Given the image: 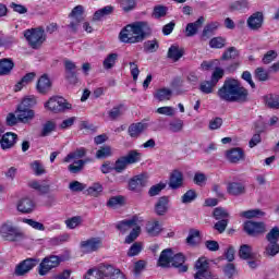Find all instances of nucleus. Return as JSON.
I'll return each mask as SVG.
<instances>
[{
    "label": "nucleus",
    "mask_w": 279,
    "mask_h": 279,
    "mask_svg": "<svg viewBox=\"0 0 279 279\" xmlns=\"http://www.w3.org/2000/svg\"><path fill=\"white\" fill-rule=\"evenodd\" d=\"M210 49H223L226 47V38L223 37H214L209 40Z\"/></svg>",
    "instance_id": "obj_55"
},
{
    "label": "nucleus",
    "mask_w": 279,
    "mask_h": 279,
    "mask_svg": "<svg viewBox=\"0 0 279 279\" xmlns=\"http://www.w3.org/2000/svg\"><path fill=\"white\" fill-rule=\"evenodd\" d=\"M15 114H17V119L20 123H32V121H34L35 117H36V111H34L33 109H27L25 107H21L17 105L16 110H15Z\"/></svg>",
    "instance_id": "obj_15"
},
{
    "label": "nucleus",
    "mask_w": 279,
    "mask_h": 279,
    "mask_svg": "<svg viewBox=\"0 0 279 279\" xmlns=\"http://www.w3.org/2000/svg\"><path fill=\"white\" fill-rule=\"evenodd\" d=\"M173 95V92L167 87L157 89L155 97L158 101H169Z\"/></svg>",
    "instance_id": "obj_39"
},
{
    "label": "nucleus",
    "mask_w": 279,
    "mask_h": 279,
    "mask_svg": "<svg viewBox=\"0 0 279 279\" xmlns=\"http://www.w3.org/2000/svg\"><path fill=\"white\" fill-rule=\"evenodd\" d=\"M227 160L231 162L232 165H238V162H241V160H245V150L241 147H234L226 153Z\"/></svg>",
    "instance_id": "obj_19"
},
{
    "label": "nucleus",
    "mask_w": 279,
    "mask_h": 279,
    "mask_svg": "<svg viewBox=\"0 0 279 279\" xmlns=\"http://www.w3.org/2000/svg\"><path fill=\"white\" fill-rule=\"evenodd\" d=\"M194 279H219L217 275H214L210 269L208 270H196L194 274Z\"/></svg>",
    "instance_id": "obj_52"
},
{
    "label": "nucleus",
    "mask_w": 279,
    "mask_h": 279,
    "mask_svg": "<svg viewBox=\"0 0 279 279\" xmlns=\"http://www.w3.org/2000/svg\"><path fill=\"white\" fill-rule=\"evenodd\" d=\"M240 217H243L244 219H260V217H265V211L260 209H248L241 211Z\"/></svg>",
    "instance_id": "obj_38"
},
{
    "label": "nucleus",
    "mask_w": 279,
    "mask_h": 279,
    "mask_svg": "<svg viewBox=\"0 0 279 279\" xmlns=\"http://www.w3.org/2000/svg\"><path fill=\"white\" fill-rule=\"evenodd\" d=\"M147 128V123L136 122L129 125L128 132L131 138H138Z\"/></svg>",
    "instance_id": "obj_27"
},
{
    "label": "nucleus",
    "mask_w": 279,
    "mask_h": 279,
    "mask_svg": "<svg viewBox=\"0 0 279 279\" xmlns=\"http://www.w3.org/2000/svg\"><path fill=\"white\" fill-rule=\"evenodd\" d=\"M64 69L66 82H69V84H71L72 86H75V84L80 82V78H77V71H75L77 69V65L75 64V62L65 59Z\"/></svg>",
    "instance_id": "obj_12"
},
{
    "label": "nucleus",
    "mask_w": 279,
    "mask_h": 279,
    "mask_svg": "<svg viewBox=\"0 0 279 279\" xmlns=\"http://www.w3.org/2000/svg\"><path fill=\"white\" fill-rule=\"evenodd\" d=\"M14 69V61L10 58H3L0 60V75H10Z\"/></svg>",
    "instance_id": "obj_34"
},
{
    "label": "nucleus",
    "mask_w": 279,
    "mask_h": 279,
    "mask_svg": "<svg viewBox=\"0 0 279 279\" xmlns=\"http://www.w3.org/2000/svg\"><path fill=\"white\" fill-rule=\"evenodd\" d=\"M38 259L36 258H26L22 260L16 267H15V276H25V274H29L36 265H38Z\"/></svg>",
    "instance_id": "obj_13"
},
{
    "label": "nucleus",
    "mask_w": 279,
    "mask_h": 279,
    "mask_svg": "<svg viewBox=\"0 0 279 279\" xmlns=\"http://www.w3.org/2000/svg\"><path fill=\"white\" fill-rule=\"evenodd\" d=\"M117 60H119L118 53L116 52L109 53L102 62L104 69H106L107 71L112 69L117 64Z\"/></svg>",
    "instance_id": "obj_41"
},
{
    "label": "nucleus",
    "mask_w": 279,
    "mask_h": 279,
    "mask_svg": "<svg viewBox=\"0 0 279 279\" xmlns=\"http://www.w3.org/2000/svg\"><path fill=\"white\" fill-rule=\"evenodd\" d=\"M250 10V2L247 0H236L229 3V12H247Z\"/></svg>",
    "instance_id": "obj_28"
},
{
    "label": "nucleus",
    "mask_w": 279,
    "mask_h": 279,
    "mask_svg": "<svg viewBox=\"0 0 279 279\" xmlns=\"http://www.w3.org/2000/svg\"><path fill=\"white\" fill-rule=\"evenodd\" d=\"M56 128H57L56 121L53 120L46 121L45 124L43 125L40 136L43 137L49 136L51 132H56Z\"/></svg>",
    "instance_id": "obj_43"
},
{
    "label": "nucleus",
    "mask_w": 279,
    "mask_h": 279,
    "mask_svg": "<svg viewBox=\"0 0 279 279\" xmlns=\"http://www.w3.org/2000/svg\"><path fill=\"white\" fill-rule=\"evenodd\" d=\"M63 260L62 256L48 255L41 259L37 271L40 276H47L52 269H58Z\"/></svg>",
    "instance_id": "obj_7"
},
{
    "label": "nucleus",
    "mask_w": 279,
    "mask_h": 279,
    "mask_svg": "<svg viewBox=\"0 0 279 279\" xmlns=\"http://www.w3.org/2000/svg\"><path fill=\"white\" fill-rule=\"evenodd\" d=\"M51 86H53V84L51 83L49 75L43 74L36 83V90L39 95H47V93L51 90Z\"/></svg>",
    "instance_id": "obj_21"
},
{
    "label": "nucleus",
    "mask_w": 279,
    "mask_h": 279,
    "mask_svg": "<svg viewBox=\"0 0 279 279\" xmlns=\"http://www.w3.org/2000/svg\"><path fill=\"white\" fill-rule=\"evenodd\" d=\"M151 36V27L145 21H138L124 26L119 33L121 43L125 45H136L143 43Z\"/></svg>",
    "instance_id": "obj_2"
},
{
    "label": "nucleus",
    "mask_w": 279,
    "mask_h": 279,
    "mask_svg": "<svg viewBox=\"0 0 279 279\" xmlns=\"http://www.w3.org/2000/svg\"><path fill=\"white\" fill-rule=\"evenodd\" d=\"M124 204H125V197H123L122 195L112 196L107 202V206H109V208H114V206H123Z\"/></svg>",
    "instance_id": "obj_58"
},
{
    "label": "nucleus",
    "mask_w": 279,
    "mask_h": 279,
    "mask_svg": "<svg viewBox=\"0 0 279 279\" xmlns=\"http://www.w3.org/2000/svg\"><path fill=\"white\" fill-rule=\"evenodd\" d=\"M158 49H160V44L158 43V39L146 40L144 43V51L146 53H156Z\"/></svg>",
    "instance_id": "obj_42"
},
{
    "label": "nucleus",
    "mask_w": 279,
    "mask_h": 279,
    "mask_svg": "<svg viewBox=\"0 0 279 279\" xmlns=\"http://www.w3.org/2000/svg\"><path fill=\"white\" fill-rule=\"evenodd\" d=\"M84 156H86V148H76L74 151L68 154L63 158V162H71V160H80V158H84Z\"/></svg>",
    "instance_id": "obj_37"
},
{
    "label": "nucleus",
    "mask_w": 279,
    "mask_h": 279,
    "mask_svg": "<svg viewBox=\"0 0 279 279\" xmlns=\"http://www.w3.org/2000/svg\"><path fill=\"white\" fill-rule=\"evenodd\" d=\"M243 230L247 236H260L267 232V225L264 221L247 220L243 225Z\"/></svg>",
    "instance_id": "obj_10"
},
{
    "label": "nucleus",
    "mask_w": 279,
    "mask_h": 279,
    "mask_svg": "<svg viewBox=\"0 0 279 279\" xmlns=\"http://www.w3.org/2000/svg\"><path fill=\"white\" fill-rule=\"evenodd\" d=\"M146 232L149 236H158L162 232V226L158 220H151L146 223Z\"/></svg>",
    "instance_id": "obj_31"
},
{
    "label": "nucleus",
    "mask_w": 279,
    "mask_h": 279,
    "mask_svg": "<svg viewBox=\"0 0 279 279\" xmlns=\"http://www.w3.org/2000/svg\"><path fill=\"white\" fill-rule=\"evenodd\" d=\"M217 95L220 101H227V104H247L250 92L241 86L238 80L227 78Z\"/></svg>",
    "instance_id": "obj_1"
},
{
    "label": "nucleus",
    "mask_w": 279,
    "mask_h": 279,
    "mask_svg": "<svg viewBox=\"0 0 279 279\" xmlns=\"http://www.w3.org/2000/svg\"><path fill=\"white\" fill-rule=\"evenodd\" d=\"M216 84H213L210 81H203L199 85L201 93H204V95H210L213 93Z\"/></svg>",
    "instance_id": "obj_61"
},
{
    "label": "nucleus",
    "mask_w": 279,
    "mask_h": 279,
    "mask_svg": "<svg viewBox=\"0 0 279 279\" xmlns=\"http://www.w3.org/2000/svg\"><path fill=\"white\" fill-rule=\"evenodd\" d=\"M239 256L243 260L252 259L253 258V256H252V246H250V244L241 245L240 250H239Z\"/></svg>",
    "instance_id": "obj_45"
},
{
    "label": "nucleus",
    "mask_w": 279,
    "mask_h": 279,
    "mask_svg": "<svg viewBox=\"0 0 279 279\" xmlns=\"http://www.w3.org/2000/svg\"><path fill=\"white\" fill-rule=\"evenodd\" d=\"M114 12V7L106 5L99 10H97L93 15V21H101L104 16H110Z\"/></svg>",
    "instance_id": "obj_35"
},
{
    "label": "nucleus",
    "mask_w": 279,
    "mask_h": 279,
    "mask_svg": "<svg viewBox=\"0 0 279 279\" xmlns=\"http://www.w3.org/2000/svg\"><path fill=\"white\" fill-rule=\"evenodd\" d=\"M184 56V48L172 45L168 49V58L173 62H178Z\"/></svg>",
    "instance_id": "obj_32"
},
{
    "label": "nucleus",
    "mask_w": 279,
    "mask_h": 279,
    "mask_svg": "<svg viewBox=\"0 0 279 279\" xmlns=\"http://www.w3.org/2000/svg\"><path fill=\"white\" fill-rule=\"evenodd\" d=\"M71 19H75L77 23H82L84 21V7L76 5L69 15Z\"/></svg>",
    "instance_id": "obj_47"
},
{
    "label": "nucleus",
    "mask_w": 279,
    "mask_h": 279,
    "mask_svg": "<svg viewBox=\"0 0 279 279\" xmlns=\"http://www.w3.org/2000/svg\"><path fill=\"white\" fill-rule=\"evenodd\" d=\"M217 29H219V22L207 23L203 29L202 38H204V40L210 38V36H213Z\"/></svg>",
    "instance_id": "obj_36"
},
{
    "label": "nucleus",
    "mask_w": 279,
    "mask_h": 279,
    "mask_svg": "<svg viewBox=\"0 0 279 279\" xmlns=\"http://www.w3.org/2000/svg\"><path fill=\"white\" fill-rule=\"evenodd\" d=\"M239 58V50L235 47H229L225 52L222 53L220 61L221 66H223L222 70H225V73H235L241 66V62L239 61H230V60H236Z\"/></svg>",
    "instance_id": "obj_3"
},
{
    "label": "nucleus",
    "mask_w": 279,
    "mask_h": 279,
    "mask_svg": "<svg viewBox=\"0 0 279 279\" xmlns=\"http://www.w3.org/2000/svg\"><path fill=\"white\" fill-rule=\"evenodd\" d=\"M97 279L111 278V279H128L121 269H116L112 265L101 264L96 272Z\"/></svg>",
    "instance_id": "obj_9"
},
{
    "label": "nucleus",
    "mask_w": 279,
    "mask_h": 279,
    "mask_svg": "<svg viewBox=\"0 0 279 279\" xmlns=\"http://www.w3.org/2000/svg\"><path fill=\"white\" fill-rule=\"evenodd\" d=\"M255 80H258V82H267V80H269V72L263 68H257L255 70Z\"/></svg>",
    "instance_id": "obj_63"
},
{
    "label": "nucleus",
    "mask_w": 279,
    "mask_h": 279,
    "mask_svg": "<svg viewBox=\"0 0 279 279\" xmlns=\"http://www.w3.org/2000/svg\"><path fill=\"white\" fill-rule=\"evenodd\" d=\"M266 256H277L279 254V244L278 242H269L265 248Z\"/></svg>",
    "instance_id": "obj_59"
},
{
    "label": "nucleus",
    "mask_w": 279,
    "mask_h": 279,
    "mask_svg": "<svg viewBox=\"0 0 279 279\" xmlns=\"http://www.w3.org/2000/svg\"><path fill=\"white\" fill-rule=\"evenodd\" d=\"M141 161V153L138 150H130L125 156H121L113 163L116 173H123L129 165H136Z\"/></svg>",
    "instance_id": "obj_5"
},
{
    "label": "nucleus",
    "mask_w": 279,
    "mask_h": 279,
    "mask_svg": "<svg viewBox=\"0 0 279 279\" xmlns=\"http://www.w3.org/2000/svg\"><path fill=\"white\" fill-rule=\"evenodd\" d=\"M245 184L241 182H229L227 184V193L233 197H239V195H244Z\"/></svg>",
    "instance_id": "obj_25"
},
{
    "label": "nucleus",
    "mask_w": 279,
    "mask_h": 279,
    "mask_svg": "<svg viewBox=\"0 0 279 279\" xmlns=\"http://www.w3.org/2000/svg\"><path fill=\"white\" fill-rule=\"evenodd\" d=\"M226 75V71L219 66L215 68L214 72L211 73L210 82L217 86L220 80H223Z\"/></svg>",
    "instance_id": "obj_50"
},
{
    "label": "nucleus",
    "mask_w": 279,
    "mask_h": 279,
    "mask_svg": "<svg viewBox=\"0 0 279 279\" xmlns=\"http://www.w3.org/2000/svg\"><path fill=\"white\" fill-rule=\"evenodd\" d=\"M86 162L87 160L78 159L74 161V163L69 165L68 171H70V173H80L84 169Z\"/></svg>",
    "instance_id": "obj_48"
},
{
    "label": "nucleus",
    "mask_w": 279,
    "mask_h": 279,
    "mask_svg": "<svg viewBox=\"0 0 279 279\" xmlns=\"http://www.w3.org/2000/svg\"><path fill=\"white\" fill-rule=\"evenodd\" d=\"M140 252H143V244H141V242H135L129 248L126 256L132 258L134 256H138Z\"/></svg>",
    "instance_id": "obj_57"
},
{
    "label": "nucleus",
    "mask_w": 279,
    "mask_h": 279,
    "mask_svg": "<svg viewBox=\"0 0 279 279\" xmlns=\"http://www.w3.org/2000/svg\"><path fill=\"white\" fill-rule=\"evenodd\" d=\"M29 189L34 191H38L39 195H47L51 193V185L49 184H40L38 181H31L28 182Z\"/></svg>",
    "instance_id": "obj_33"
},
{
    "label": "nucleus",
    "mask_w": 279,
    "mask_h": 279,
    "mask_svg": "<svg viewBox=\"0 0 279 279\" xmlns=\"http://www.w3.org/2000/svg\"><path fill=\"white\" fill-rule=\"evenodd\" d=\"M184 263H186V256L184 254L178 253L172 256V267L179 269V274H186L189 271V266L184 265Z\"/></svg>",
    "instance_id": "obj_23"
},
{
    "label": "nucleus",
    "mask_w": 279,
    "mask_h": 279,
    "mask_svg": "<svg viewBox=\"0 0 279 279\" xmlns=\"http://www.w3.org/2000/svg\"><path fill=\"white\" fill-rule=\"evenodd\" d=\"M37 104H38V99L36 98V96L31 95V96L24 97L21 104L17 106L32 110V108H34V106H36Z\"/></svg>",
    "instance_id": "obj_44"
},
{
    "label": "nucleus",
    "mask_w": 279,
    "mask_h": 279,
    "mask_svg": "<svg viewBox=\"0 0 279 279\" xmlns=\"http://www.w3.org/2000/svg\"><path fill=\"white\" fill-rule=\"evenodd\" d=\"M0 235L4 241H10L11 243H16L17 241H23L25 239V233L19 228L4 222L0 227Z\"/></svg>",
    "instance_id": "obj_8"
},
{
    "label": "nucleus",
    "mask_w": 279,
    "mask_h": 279,
    "mask_svg": "<svg viewBox=\"0 0 279 279\" xmlns=\"http://www.w3.org/2000/svg\"><path fill=\"white\" fill-rule=\"evenodd\" d=\"M123 12H132L136 9V0H118Z\"/></svg>",
    "instance_id": "obj_51"
},
{
    "label": "nucleus",
    "mask_w": 279,
    "mask_h": 279,
    "mask_svg": "<svg viewBox=\"0 0 279 279\" xmlns=\"http://www.w3.org/2000/svg\"><path fill=\"white\" fill-rule=\"evenodd\" d=\"M36 208V202L29 197H24L17 202V210L22 215H32Z\"/></svg>",
    "instance_id": "obj_18"
},
{
    "label": "nucleus",
    "mask_w": 279,
    "mask_h": 279,
    "mask_svg": "<svg viewBox=\"0 0 279 279\" xmlns=\"http://www.w3.org/2000/svg\"><path fill=\"white\" fill-rule=\"evenodd\" d=\"M169 130L170 132H173L174 134H178V132H182L184 130V120L175 119L169 122Z\"/></svg>",
    "instance_id": "obj_46"
},
{
    "label": "nucleus",
    "mask_w": 279,
    "mask_h": 279,
    "mask_svg": "<svg viewBox=\"0 0 279 279\" xmlns=\"http://www.w3.org/2000/svg\"><path fill=\"white\" fill-rule=\"evenodd\" d=\"M266 241H268V243H278V241H279V228L278 227H274L266 234Z\"/></svg>",
    "instance_id": "obj_60"
},
{
    "label": "nucleus",
    "mask_w": 279,
    "mask_h": 279,
    "mask_svg": "<svg viewBox=\"0 0 279 279\" xmlns=\"http://www.w3.org/2000/svg\"><path fill=\"white\" fill-rule=\"evenodd\" d=\"M102 245L104 242L101 238H92L81 242V248L85 254H93V252H97V250L101 248Z\"/></svg>",
    "instance_id": "obj_14"
},
{
    "label": "nucleus",
    "mask_w": 279,
    "mask_h": 279,
    "mask_svg": "<svg viewBox=\"0 0 279 279\" xmlns=\"http://www.w3.org/2000/svg\"><path fill=\"white\" fill-rule=\"evenodd\" d=\"M213 217L216 219V221L228 219L230 217V214L223 208V207H216L213 211Z\"/></svg>",
    "instance_id": "obj_54"
},
{
    "label": "nucleus",
    "mask_w": 279,
    "mask_h": 279,
    "mask_svg": "<svg viewBox=\"0 0 279 279\" xmlns=\"http://www.w3.org/2000/svg\"><path fill=\"white\" fill-rule=\"evenodd\" d=\"M148 178L149 177H147V173L145 172L132 177L128 182L129 191H132L133 193H141V191L147 186Z\"/></svg>",
    "instance_id": "obj_11"
},
{
    "label": "nucleus",
    "mask_w": 279,
    "mask_h": 279,
    "mask_svg": "<svg viewBox=\"0 0 279 279\" xmlns=\"http://www.w3.org/2000/svg\"><path fill=\"white\" fill-rule=\"evenodd\" d=\"M263 23H265V15L260 11L253 13L246 20V25L248 29H252V32H258V29L263 27Z\"/></svg>",
    "instance_id": "obj_16"
},
{
    "label": "nucleus",
    "mask_w": 279,
    "mask_h": 279,
    "mask_svg": "<svg viewBox=\"0 0 279 279\" xmlns=\"http://www.w3.org/2000/svg\"><path fill=\"white\" fill-rule=\"evenodd\" d=\"M173 259V251L171 248H166L160 253L158 265L159 267H169Z\"/></svg>",
    "instance_id": "obj_29"
},
{
    "label": "nucleus",
    "mask_w": 279,
    "mask_h": 279,
    "mask_svg": "<svg viewBox=\"0 0 279 279\" xmlns=\"http://www.w3.org/2000/svg\"><path fill=\"white\" fill-rule=\"evenodd\" d=\"M276 58H278V52L276 50H269L264 54L262 62L263 64H271Z\"/></svg>",
    "instance_id": "obj_64"
},
{
    "label": "nucleus",
    "mask_w": 279,
    "mask_h": 279,
    "mask_svg": "<svg viewBox=\"0 0 279 279\" xmlns=\"http://www.w3.org/2000/svg\"><path fill=\"white\" fill-rule=\"evenodd\" d=\"M24 38L27 40L31 49H40L45 40H47V35L43 27H36L24 31Z\"/></svg>",
    "instance_id": "obj_4"
},
{
    "label": "nucleus",
    "mask_w": 279,
    "mask_h": 279,
    "mask_svg": "<svg viewBox=\"0 0 279 279\" xmlns=\"http://www.w3.org/2000/svg\"><path fill=\"white\" fill-rule=\"evenodd\" d=\"M19 141V135L16 133L7 132L2 135L0 140L1 149H12Z\"/></svg>",
    "instance_id": "obj_22"
},
{
    "label": "nucleus",
    "mask_w": 279,
    "mask_h": 279,
    "mask_svg": "<svg viewBox=\"0 0 279 279\" xmlns=\"http://www.w3.org/2000/svg\"><path fill=\"white\" fill-rule=\"evenodd\" d=\"M165 189H167V183L159 182L150 186V189L148 190V195L149 197H156V195H158L159 193H162Z\"/></svg>",
    "instance_id": "obj_49"
},
{
    "label": "nucleus",
    "mask_w": 279,
    "mask_h": 279,
    "mask_svg": "<svg viewBox=\"0 0 279 279\" xmlns=\"http://www.w3.org/2000/svg\"><path fill=\"white\" fill-rule=\"evenodd\" d=\"M195 269L196 271H202V270H208L210 269V263L206 257H199L196 263H195Z\"/></svg>",
    "instance_id": "obj_56"
},
{
    "label": "nucleus",
    "mask_w": 279,
    "mask_h": 279,
    "mask_svg": "<svg viewBox=\"0 0 279 279\" xmlns=\"http://www.w3.org/2000/svg\"><path fill=\"white\" fill-rule=\"evenodd\" d=\"M169 186L172 191H178L184 186V174L180 170H173L170 174Z\"/></svg>",
    "instance_id": "obj_20"
},
{
    "label": "nucleus",
    "mask_w": 279,
    "mask_h": 279,
    "mask_svg": "<svg viewBox=\"0 0 279 279\" xmlns=\"http://www.w3.org/2000/svg\"><path fill=\"white\" fill-rule=\"evenodd\" d=\"M138 226V216H133L131 219H125L122 221H119L116 225L117 230H119L120 232H128V230H130L131 228H134Z\"/></svg>",
    "instance_id": "obj_26"
},
{
    "label": "nucleus",
    "mask_w": 279,
    "mask_h": 279,
    "mask_svg": "<svg viewBox=\"0 0 279 279\" xmlns=\"http://www.w3.org/2000/svg\"><path fill=\"white\" fill-rule=\"evenodd\" d=\"M204 16H199L195 22L187 23L185 27V36L187 38H193L199 32L202 25H204Z\"/></svg>",
    "instance_id": "obj_24"
},
{
    "label": "nucleus",
    "mask_w": 279,
    "mask_h": 279,
    "mask_svg": "<svg viewBox=\"0 0 279 279\" xmlns=\"http://www.w3.org/2000/svg\"><path fill=\"white\" fill-rule=\"evenodd\" d=\"M265 106L270 108V110H279V95L278 94H267L263 97Z\"/></svg>",
    "instance_id": "obj_30"
},
{
    "label": "nucleus",
    "mask_w": 279,
    "mask_h": 279,
    "mask_svg": "<svg viewBox=\"0 0 279 279\" xmlns=\"http://www.w3.org/2000/svg\"><path fill=\"white\" fill-rule=\"evenodd\" d=\"M169 204L170 199L169 196H160L154 207L155 215L157 217H165L169 213Z\"/></svg>",
    "instance_id": "obj_17"
},
{
    "label": "nucleus",
    "mask_w": 279,
    "mask_h": 279,
    "mask_svg": "<svg viewBox=\"0 0 279 279\" xmlns=\"http://www.w3.org/2000/svg\"><path fill=\"white\" fill-rule=\"evenodd\" d=\"M95 156H96L97 160H106V158H110V156H112V147L110 145L101 146L96 151Z\"/></svg>",
    "instance_id": "obj_40"
},
{
    "label": "nucleus",
    "mask_w": 279,
    "mask_h": 279,
    "mask_svg": "<svg viewBox=\"0 0 279 279\" xmlns=\"http://www.w3.org/2000/svg\"><path fill=\"white\" fill-rule=\"evenodd\" d=\"M195 199H197V192H195V190L186 191L181 197L182 204H191L195 202Z\"/></svg>",
    "instance_id": "obj_53"
},
{
    "label": "nucleus",
    "mask_w": 279,
    "mask_h": 279,
    "mask_svg": "<svg viewBox=\"0 0 279 279\" xmlns=\"http://www.w3.org/2000/svg\"><path fill=\"white\" fill-rule=\"evenodd\" d=\"M44 108L49 110V112H53V114H59V112H66V110H71L73 105L66 101L64 97L52 96L44 104Z\"/></svg>",
    "instance_id": "obj_6"
},
{
    "label": "nucleus",
    "mask_w": 279,
    "mask_h": 279,
    "mask_svg": "<svg viewBox=\"0 0 279 279\" xmlns=\"http://www.w3.org/2000/svg\"><path fill=\"white\" fill-rule=\"evenodd\" d=\"M140 234H141V228L136 225L135 228H133L130 234L125 238L124 243L126 244L134 243V241L138 239Z\"/></svg>",
    "instance_id": "obj_62"
}]
</instances>
